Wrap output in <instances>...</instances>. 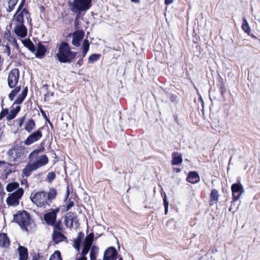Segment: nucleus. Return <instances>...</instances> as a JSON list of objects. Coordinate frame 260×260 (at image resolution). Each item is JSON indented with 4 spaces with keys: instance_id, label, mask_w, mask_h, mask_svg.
<instances>
[{
    "instance_id": "nucleus-40",
    "label": "nucleus",
    "mask_w": 260,
    "mask_h": 260,
    "mask_svg": "<svg viewBox=\"0 0 260 260\" xmlns=\"http://www.w3.org/2000/svg\"><path fill=\"white\" fill-rule=\"evenodd\" d=\"M164 204L165 207H167V206H169V202L167 200V196H166V194H165V196H164Z\"/></svg>"
},
{
    "instance_id": "nucleus-31",
    "label": "nucleus",
    "mask_w": 260,
    "mask_h": 260,
    "mask_svg": "<svg viewBox=\"0 0 260 260\" xmlns=\"http://www.w3.org/2000/svg\"><path fill=\"white\" fill-rule=\"evenodd\" d=\"M182 162V156L180 155L174 156L172 160L173 165H177Z\"/></svg>"
},
{
    "instance_id": "nucleus-6",
    "label": "nucleus",
    "mask_w": 260,
    "mask_h": 260,
    "mask_svg": "<svg viewBox=\"0 0 260 260\" xmlns=\"http://www.w3.org/2000/svg\"><path fill=\"white\" fill-rule=\"evenodd\" d=\"M92 0H73L69 3L71 11L79 15L82 12H86L91 6Z\"/></svg>"
},
{
    "instance_id": "nucleus-36",
    "label": "nucleus",
    "mask_w": 260,
    "mask_h": 260,
    "mask_svg": "<svg viewBox=\"0 0 260 260\" xmlns=\"http://www.w3.org/2000/svg\"><path fill=\"white\" fill-rule=\"evenodd\" d=\"M48 182L52 181L55 178V174L54 172H49L47 175Z\"/></svg>"
},
{
    "instance_id": "nucleus-48",
    "label": "nucleus",
    "mask_w": 260,
    "mask_h": 260,
    "mask_svg": "<svg viewBox=\"0 0 260 260\" xmlns=\"http://www.w3.org/2000/svg\"><path fill=\"white\" fill-rule=\"evenodd\" d=\"M119 260H122V259L121 258H120Z\"/></svg>"
},
{
    "instance_id": "nucleus-28",
    "label": "nucleus",
    "mask_w": 260,
    "mask_h": 260,
    "mask_svg": "<svg viewBox=\"0 0 260 260\" xmlns=\"http://www.w3.org/2000/svg\"><path fill=\"white\" fill-rule=\"evenodd\" d=\"M99 248L96 246H92L90 249V260L96 259V254L98 253Z\"/></svg>"
},
{
    "instance_id": "nucleus-24",
    "label": "nucleus",
    "mask_w": 260,
    "mask_h": 260,
    "mask_svg": "<svg viewBox=\"0 0 260 260\" xmlns=\"http://www.w3.org/2000/svg\"><path fill=\"white\" fill-rule=\"evenodd\" d=\"M65 237L59 232L54 231L53 239V241L56 243H58L61 241H62L65 239Z\"/></svg>"
},
{
    "instance_id": "nucleus-27",
    "label": "nucleus",
    "mask_w": 260,
    "mask_h": 260,
    "mask_svg": "<svg viewBox=\"0 0 260 260\" xmlns=\"http://www.w3.org/2000/svg\"><path fill=\"white\" fill-rule=\"evenodd\" d=\"M93 234L90 233L85 238L84 245L91 247L92 243L93 240Z\"/></svg>"
},
{
    "instance_id": "nucleus-23",
    "label": "nucleus",
    "mask_w": 260,
    "mask_h": 260,
    "mask_svg": "<svg viewBox=\"0 0 260 260\" xmlns=\"http://www.w3.org/2000/svg\"><path fill=\"white\" fill-rule=\"evenodd\" d=\"M46 51V48L44 45L39 44L37 49L36 56L39 58H42L44 56Z\"/></svg>"
},
{
    "instance_id": "nucleus-10",
    "label": "nucleus",
    "mask_w": 260,
    "mask_h": 260,
    "mask_svg": "<svg viewBox=\"0 0 260 260\" xmlns=\"http://www.w3.org/2000/svg\"><path fill=\"white\" fill-rule=\"evenodd\" d=\"M231 189L234 201H238L244 192L243 186L240 183L233 184L232 185Z\"/></svg>"
},
{
    "instance_id": "nucleus-47",
    "label": "nucleus",
    "mask_w": 260,
    "mask_h": 260,
    "mask_svg": "<svg viewBox=\"0 0 260 260\" xmlns=\"http://www.w3.org/2000/svg\"><path fill=\"white\" fill-rule=\"evenodd\" d=\"M51 94V95H52V96H53V93H52Z\"/></svg>"
},
{
    "instance_id": "nucleus-16",
    "label": "nucleus",
    "mask_w": 260,
    "mask_h": 260,
    "mask_svg": "<svg viewBox=\"0 0 260 260\" xmlns=\"http://www.w3.org/2000/svg\"><path fill=\"white\" fill-rule=\"evenodd\" d=\"M6 190L8 192H11V194H15L17 190L23 189L19 187V184L17 182H11L8 183L6 186Z\"/></svg>"
},
{
    "instance_id": "nucleus-21",
    "label": "nucleus",
    "mask_w": 260,
    "mask_h": 260,
    "mask_svg": "<svg viewBox=\"0 0 260 260\" xmlns=\"http://www.w3.org/2000/svg\"><path fill=\"white\" fill-rule=\"evenodd\" d=\"M27 93V87H25L22 90V91L20 95L17 98L14 104L19 105L22 103L25 99Z\"/></svg>"
},
{
    "instance_id": "nucleus-37",
    "label": "nucleus",
    "mask_w": 260,
    "mask_h": 260,
    "mask_svg": "<svg viewBox=\"0 0 260 260\" xmlns=\"http://www.w3.org/2000/svg\"><path fill=\"white\" fill-rule=\"evenodd\" d=\"M25 119V116H23V117L19 118L16 120V121L18 123V126L19 127H21L22 126Z\"/></svg>"
},
{
    "instance_id": "nucleus-29",
    "label": "nucleus",
    "mask_w": 260,
    "mask_h": 260,
    "mask_svg": "<svg viewBox=\"0 0 260 260\" xmlns=\"http://www.w3.org/2000/svg\"><path fill=\"white\" fill-rule=\"evenodd\" d=\"M101 56L100 54H92L90 55L88 57V63H92L100 59Z\"/></svg>"
},
{
    "instance_id": "nucleus-38",
    "label": "nucleus",
    "mask_w": 260,
    "mask_h": 260,
    "mask_svg": "<svg viewBox=\"0 0 260 260\" xmlns=\"http://www.w3.org/2000/svg\"><path fill=\"white\" fill-rule=\"evenodd\" d=\"M74 205V202L69 200L66 206V211H68L69 209H70L72 207H73Z\"/></svg>"
},
{
    "instance_id": "nucleus-19",
    "label": "nucleus",
    "mask_w": 260,
    "mask_h": 260,
    "mask_svg": "<svg viewBox=\"0 0 260 260\" xmlns=\"http://www.w3.org/2000/svg\"><path fill=\"white\" fill-rule=\"evenodd\" d=\"M10 245V240L6 234H0V246L8 247Z\"/></svg>"
},
{
    "instance_id": "nucleus-26",
    "label": "nucleus",
    "mask_w": 260,
    "mask_h": 260,
    "mask_svg": "<svg viewBox=\"0 0 260 260\" xmlns=\"http://www.w3.org/2000/svg\"><path fill=\"white\" fill-rule=\"evenodd\" d=\"M242 28L244 31V32L247 33L248 35L250 34L251 31L250 27L248 24L247 20L245 18L243 19Z\"/></svg>"
},
{
    "instance_id": "nucleus-14",
    "label": "nucleus",
    "mask_w": 260,
    "mask_h": 260,
    "mask_svg": "<svg viewBox=\"0 0 260 260\" xmlns=\"http://www.w3.org/2000/svg\"><path fill=\"white\" fill-rule=\"evenodd\" d=\"M117 254L116 249L113 247H110L105 251L103 260H113L115 258Z\"/></svg>"
},
{
    "instance_id": "nucleus-2",
    "label": "nucleus",
    "mask_w": 260,
    "mask_h": 260,
    "mask_svg": "<svg viewBox=\"0 0 260 260\" xmlns=\"http://www.w3.org/2000/svg\"><path fill=\"white\" fill-rule=\"evenodd\" d=\"M23 6V3L21 2L13 19L14 31L15 34L22 38H25L27 34V29L24 25V18L25 17L28 20L29 17L28 11L25 9H22Z\"/></svg>"
},
{
    "instance_id": "nucleus-3",
    "label": "nucleus",
    "mask_w": 260,
    "mask_h": 260,
    "mask_svg": "<svg viewBox=\"0 0 260 260\" xmlns=\"http://www.w3.org/2000/svg\"><path fill=\"white\" fill-rule=\"evenodd\" d=\"M57 192L54 188H50L47 192L44 191L32 193L30 195V199L33 203L40 208H46L47 206H50L52 201L56 196Z\"/></svg>"
},
{
    "instance_id": "nucleus-9",
    "label": "nucleus",
    "mask_w": 260,
    "mask_h": 260,
    "mask_svg": "<svg viewBox=\"0 0 260 260\" xmlns=\"http://www.w3.org/2000/svg\"><path fill=\"white\" fill-rule=\"evenodd\" d=\"M24 193L23 189L17 190L15 194L9 193L7 198L6 202L9 206H17L19 204V200L22 198Z\"/></svg>"
},
{
    "instance_id": "nucleus-42",
    "label": "nucleus",
    "mask_w": 260,
    "mask_h": 260,
    "mask_svg": "<svg viewBox=\"0 0 260 260\" xmlns=\"http://www.w3.org/2000/svg\"><path fill=\"white\" fill-rule=\"evenodd\" d=\"M83 59H79L77 62V64H78L79 66H81L83 63Z\"/></svg>"
},
{
    "instance_id": "nucleus-39",
    "label": "nucleus",
    "mask_w": 260,
    "mask_h": 260,
    "mask_svg": "<svg viewBox=\"0 0 260 260\" xmlns=\"http://www.w3.org/2000/svg\"><path fill=\"white\" fill-rule=\"evenodd\" d=\"M8 114H9V111H8V110L6 109L5 110H3L2 112L1 113V114H0V118L3 117H5V116H7L8 115Z\"/></svg>"
},
{
    "instance_id": "nucleus-33",
    "label": "nucleus",
    "mask_w": 260,
    "mask_h": 260,
    "mask_svg": "<svg viewBox=\"0 0 260 260\" xmlns=\"http://www.w3.org/2000/svg\"><path fill=\"white\" fill-rule=\"evenodd\" d=\"M218 192L216 189H212L211 191L210 198L212 200L217 201L218 199Z\"/></svg>"
},
{
    "instance_id": "nucleus-34",
    "label": "nucleus",
    "mask_w": 260,
    "mask_h": 260,
    "mask_svg": "<svg viewBox=\"0 0 260 260\" xmlns=\"http://www.w3.org/2000/svg\"><path fill=\"white\" fill-rule=\"evenodd\" d=\"M75 218L73 217H68L66 219V223L67 226H69L70 228H71L73 226V222L74 221Z\"/></svg>"
},
{
    "instance_id": "nucleus-32",
    "label": "nucleus",
    "mask_w": 260,
    "mask_h": 260,
    "mask_svg": "<svg viewBox=\"0 0 260 260\" xmlns=\"http://www.w3.org/2000/svg\"><path fill=\"white\" fill-rule=\"evenodd\" d=\"M49 260H61L60 252L58 250L55 251L54 253L51 255Z\"/></svg>"
},
{
    "instance_id": "nucleus-7",
    "label": "nucleus",
    "mask_w": 260,
    "mask_h": 260,
    "mask_svg": "<svg viewBox=\"0 0 260 260\" xmlns=\"http://www.w3.org/2000/svg\"><path fill=\"white\" fill-rule=\"evenodd\" d=\"M7 39L10 43V45L7 44L3 46L4 52L7 56L13 58L18 51V45L16 39L13 36L10 35Z\"/></svg>"
},
{
    "instance_id": "nucleus-1",
    "label": "nucleus",
    "mask_w": 260,
    "mask_h": 260,
    "mask_svg": "<svg viewBox=\"0 0 260 260\" xmlns=\"http://www.w3.org/2000/svg\"><path fill=\"white\" fill-rule=\"evenodd\" d=\"M40 149L32 151L28 156L29 162L22 170L23 175L28 177L31 172L46 165L48 163V158L45 154L39 155Z\"/></svg>"
},
{
    "instance_id": "nucleus-5",
    "label": "nucleus",
    "mask_w": 260,
    "mask_h": 260,
    "mask_svg": "<svg viewBox=\"0 0 260 260\" xmlns=\"http://www.w3.org/2000/svg\"><path fill=\"white\" fill-rule=\"evenodd\" d=\"M19 79V71L18 69H13L9 73L8 77V85L11 88L15 87L9 94V98L12 101L14 100V97L18 92L20 91L21 89L20 86H16L18 82Z\"/></svg>"
},
{
    "instance_id": "nucleus-41",
    "label": "nucleus",
    "mask_w": 260,
    "mask_h": 260,
    "mask_svg": "<svg viewBox=\"0 0 260 260\" xmlns=\"http://www.w3.org/2000/svg\"><path fill=\"white\" fill-rule=\"evenodd\" d=\"M173 2V0H165V3L166 5H169Z\"/></svg>"
},
{
    "instance_id": "nucleus-30",
    "label": "nucleus",
    "mask_w": 260,
    "mask_h": 260,
    "mask_svg": "<svg viewBox=\"0 0 260 260\" xmlns=\"http://www.w3.org/2000/svg\"><path fill=\"white\" fill-rule=\"evenodd\" d=\"M18 0H9L8 1V8L7 11L11 12L13 9Z\"/></svg>"
},
{
    "instance_id": "nucleus-8",
    "label": "nucleus",
    "mask_w": 260,
    "mask_h": 260,
    "mask_svg": "<svg viewBox=\"0 0 260 260\" xmlns=\"http://www.w3.org/2000/svg\"><path fill=\"white\" fill-rule=\"evenodd\" d=\"M14 220L17 223L21 229L27 231V226L30 224V216L25 211L18 212L14 215Z\"/></svg>"
},
{
    "instance_id": "nucleus-20",
    "label": "nucleus",
    "mask_w": 260,
    "mask_h": 260,
    "mask_svg": "<svg viewBox=\"0 0 260 260\" xmlns=\"http://www.w3.org/2000/svg\"><path fill=\"white\" fill-rule=\"evenodd\" d=\"M20 110V106H17L15 108L12 109L10 112H9L8 115L7 116V120L10 121L14 119Z\"/></svg>"
},
{
    "instance_id": "nucleus-12",
    "label": "nucleus",
    "mask_w": 260,
    "mask_h": 260,
    "mask_svg": "<svg viewBox=\"0 0 260 260\" xmlns=\"http://www.w3.org/2000/svg\"><path fill=\"white\" fill-rule=\"evenodd\" d=\"M59 211V208L51 209V211L44 215V219L47 224L53 225L56 218V214Z\"/></svg>"
},
{
    "instance_id": "nucleus-17",
    "label": "nucleus",
    "mask_w": 260,
    "mask_h": 260,
    "mask_svg": "<svg viewBox=\"0 0 260 260\" xmlns=\"http://www.w3.org/2000/svg\"><path fill=\"white\" fill-rule=\"evenodd\" d=\"M187 180L191 183H196L199 181L200 177L199 175L195 172H191L189 173Z\"/></svg>"
},
{
    "instance_id": "nucleus-45",
    "label": "nucleus",
    "mask_w": 260,
    "mask_h": 260,
    "mask_svg": "<svg viewBox=\"0 0 260 260\" xmlns=\"http://www.w3.org/2000/svg\"><path fill=\"white\" fill-rule=\"evenodd\" d=\"M132 2L139 3L140 0H131Z\"/></svg>"
},
{
    "instance_id": "nucleus-11",
    "label": "nucleus",
    "mask_w": 260,
    "mask_h": 260,
    "mask_svg": "<svg viewBox=\"0 0 260 260\" xmlns=\"http://www.w3.org/2000/svg\"><path fill=\"white\" fill-rule=\"evenodd\" d=\"M42 137V132L39 129L30 134L24 141V143L25 145L29 146L39 141Z\"/></svg>"
},
{
    "instance_id": "nucleus-4",
    "label": "nucleus",
    "mask_w": 260,
    "mask_h": 260,
    "mask_svg": "<svg viewBox=\"0 0 260 260\" xmlns=\"http://www.w3.org/2000/svg\"><path fill=\"white\" fill-rule=\"evenodd\" d=\"M58 52L56 56L61 62H70L73 60L77 53L71 51L68 44L66 42H61L58 46Z\"/></svg>"
},
{
    "instance_id": "nucleus-18",
    "label": "nucleus",
    "mask_w": 260,
    "mask_h": 260,
    "mask_svg": "<svg viewBox=\"0 0 260 260\" xmlns=\"http://www.w3.org/2000/svg\"><path fill=\"white\" fill-rule=\"evenodd\" d=\"M19 260H27L28 253L27 249L23 246H19L18 248Z\"/></svg>"
},
{
    "instance_id": "nucleus-35",
    "label": "nucleus",
    "mask_w": 260,
    "mask_h": 260,
    "mask_svg": "<svg viewBox=\"0 0 260 260\" xmlns=\"http://www.w3.org/2000/svg\"><path fill=\"white\" fill-rule=\"evenodd\" d=\"M90 247L84 245L81 256H85L90 250Z\"/></svg>"
},
{
    "instance_id": "nucleus-44",
    "label": "nucleus",
    "mask_w": 260,
    "mask_h": 260,
    "mask_svg": "<svg viewBox=\"0 0 260 260\" xmlns=\"http://www.w3.org/2000/svg\"><path fill=\"white\" fill-rule=\"evenodd\" d=\"M165 214H167V213H168V208H169V206H167V207H165Z\"/></svg>"
},
{
    "instance_id": "nucleus-43",
    "label": "nucleus",
    "mask_w": 260,
    "mask_h": 260,
    "mask_svg": "<svg viewBox=\"0 0 260 260\" xmlns=\"http://www.w3.org/2000/svg\"><path fill=\"white\" fill-rule=\"evenodd\" d=\"M75 260H87L86 256H80L79 258Z\"/></svg>"
},
{
    "instance_id": "nucleus-22",
    "label": "nucleus",
    "mask_w": 260,
    "mask_h": 260,
    "mask_svg": "<svg viewBox=\"0 0 260 260\" xmlns=\"http://www.w3.org/2000/svg\"><path fill=\"white\" fill-rule=\"evenodd\" d=\"M35 121L30 118L25 123L24 129L28 133H30L35 127Z\"/></svg>"
},
{
    "instance_id": "nucleus-46",
    "label": "nucleus",
    "mask_w": 260,
    "mask_h": 260,
    "mask_svg": "<svg viewBox=\"0 0 260 260\" xmlns=\"http://www.w3.org/2000/svg\"><path fill=\"white\" fill-rule=\"evenodd\" d=\"M47 95L45 94V100H46V99H47Z\"/></svg>"
},
{
    "instance_id": "nucleus-25",
    "label": "nucleus",
    "mask_w": 260,
    "mask_h": 260,
    "mask_svg": "<svg viewBox=\"0 0 260 260\" xmlns=\"http://www.w3.org/2000/svg\"><path fill=\"white\" fill-rule=\"evenodd\" d=\"M89 48V41L87 40H84L83 42L82 49L83 50L82 56L84 57L87 52L88 51Z\"/></svg>"
},
{
    "instance_id": "nucleus-13",
    "label": "nucleus",
    "mask_w": 260,
    "mask_h": 260,
    "mask_svg": "<svg viewBox=\"0 0 260 260\" xmlns=\"http://www.w3.org/2000/svg\"><path fill=\"white\" fill-rule=\"evenodd\" d=\"M24 151V148L23 147L16 145L9 150V154L13 159H16L22 156Z\"/></svg>"
},
{
    "instance_id": "nucleus-15",
    "label": "nucleus",
    "mask_w": 260,
    "mask_h": 260,
    "mask_svg": "<svg viewBox=\"0 0 260 260\" xmlns=\"http://www.w3.org/2000/svg\"><path fill=\"white\" fill-rule=\"evenodd\" d=\"M84 32L81 30H77L74 32L73 34L72 44L78 47L80 46V42L83 39L84 37Z\"/></svg>"
}]
</instances>
